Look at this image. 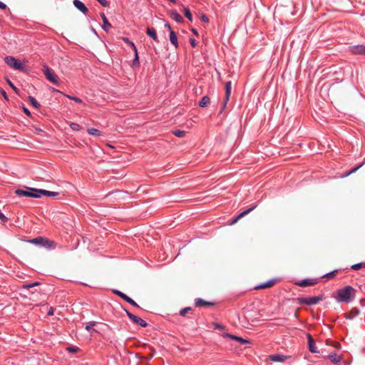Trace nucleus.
Instances as JSON below:
<instances>
[{
	"mask_svg": "<svg viewBox=\"0 0 365 365\" xmlns=\"http://www.w3.org/2000/svg\"><path fill=\"white\" fill-rule=\"evenodd\" d=\"M54 314V309L53 307H50L48 311V315L52 316Z\"/></svg>",
	"mask_w": 365,
	"mask_h": 365,
	"instance_id": "43",
	"label": "nucleus"
},
{
	"mask_svg": "<svg viewBox=\"0 0 365 365\" xmlns=\"http://www.w3.org/2000/svg\"><path fill=\"white\" fill-rule=\"evenodd\" d=\"M138 64H139L138 55V51H136V53H135V58L133 60V65H138Z\"/></svg>",
	"mask_w": 365,
	"mask_h": 365,
	"instance_id": "39",
	"label": "nucleus"
},
{
	"mask_svg": "<svg viewBox=\"0 0 365 365\" xmlns=\"http://www.w3.org/2000/svg\"><path fill=\"white\" fill-rule=\"evenodd\" d=\"M351 51L354 54L365 55V46L364 45H357V46H352L351 48Z\"/></svg>",
	"mask_w": 365,
	"mask_h": 365,
	"instance_id": "11",
	"label": "nucleus"
},
{
	"mask_svg": "<svg viewBox=\"0 0 365 365\" xmlns=\"http://www.w3.org/2000/svg\"><path fill=\"white\" fill-rule=\"evenodd\" d=\"M1 93L2 94V96H4V98L6 99V100H8V97H7V95H6V93L4 90H1Z\"/></svg>",
	"mask_w": 365,
	"mask_h": 365,
	"instance_id": "48",
	"label": "nucleus"
},
{
	"mask_svg": "<svg viewBox=\"0 0 365 365\" xmlns=\"http://www.w3.org/2000/svg\"><path fill=\"white\" fill-rule=\"evenodd\" d=\"M171 17L178 23L183 22V18L177 11H172Z\"/></svg>",
	"mask_w": 365,
	"mask_h": 365,
	"instance_id": "19",
	"label": "nucleus"
},
{
	"mask_svg": "<svg viewBox=\"0 0 365 365\" xmlns=\"http://www.w3.org/2000/svg\"><path fill=\"white\" fill-rule=\"evenodd\" d=\"M38 284H39L38 282H34L33 284H30L26 285V287L31 288V287H35L36 285H38Z\"/></svg>",
	"mask_w": 365,
	"mask_h": 365,
	"instance_id": "47",
	"label": "nucleus"
},
{
	"mask_svg": "<svg viewBox=\"0 0 365 365\" xmlns=\"http://www.w3.org/2000/svg\"><path fill=\"white\" fill-rule=\"evenodd\" d=\"M165 27L167 28L168 29H169L170 31L171 30L170 25L168 23H166L165 24Z\"/></svg>",
	"mask_w": 365,
	"mask_h": 365,
	"instance_id": "52",
	"label": "nucleus"
},
{
	"mask_svg": "<svg viewBox=\"0 0 365 365\" xmlns=\"http://www.w3.org/2000/svg\"><path fill=\"white\" fill-rule=\"evenodd\" d=\"M173 134L176 136V137H178V138H182L185 136V132L184 130H177L173 132Z\"/></svg>",
	"mask_w": 365,
	"mask_h": 365,
	"instance_id": "30",
	"label": "nucleus"
},
{
	"mask_svg": "<svg viewBox=\"0 0 365 365\" xmlns=\"http://www.w3.org/2000/svg\"><path fill=\"white\" fill-rule=\"evenodd\" d=\"M323 297L322 296L305 297L299 299L300 303L304 304L309 306L314 305L322 301Z\"/></svg>",
	"mask_w": 365,
	"mask_h": 365,
	"instance_id": "6",
	"label": "nucleus"
},
{
	"mask_svg": "<svg viewBox=\"0 0 365 365\" xmlns=\"http://www.w3.org/2000/svg\"><path fill=\"white\" fill-rule=\"evenodd\" d=\"M191 310L190 307H185L180 311L181 316H185V314Z\"/></svg>",
	"mask_w": 365,
	"mask_h": 365,
	"instance_id": "37",
	"label": "nucleus"
},
{
	"mask_svg": "<svg viewBox=\"0 0 365 365\" xmlns=\"http://www.w3.org/2000/svg\"><path fill=\"white\" fill-rule=\"evenodd\" d=\"M359 314V310L357 309H354L346 317V319H352L353 318L358 316Z\"/></svg>",
	"mask_w": 365,
	"mask_h": 365,
	"instance_id": "25",
	"label": "nucleus"
},
{
	"mask_svg": "<svg viewBox=\"0 0 365 365\" xmlns=\"http://www.w3.org/2000/svg\"><path fill=\"white\" fill-rule=\"evenodd\" d=\"M329 359L334 364H338L342 359V357L336 353L330 354L328 356Z\"/></svg>",
	"mask_w": 365,
	"mask_h": 365,
	"instance_id": "16",
	"label": "nucleus"
},
{
	"mask_svg": "<svg viewBox=\"0 0 365 365\" xmlns=\"http://www.w3.org/2000/svg\"><path fill=\"white\" fill-rule=\"evenodd\" d=\"M308 343H309V349L312 353H318L319 351L317 350V348L315 346L314 341L312 339V336L310 334H308Z\"/></svg>",
	"mask_w": 365,
	"mask_h": 365,
	"instance_id": "15",
	"label": "nucleus"
},
{
	"mask_svg": "<svg viewBox=\"0 0 365 365\" xmlns=\"http://www.w3.org/2000/svg\"><path fill=\"white\" fill-rule=\"evenodd\" d=\"M190 44H191V46L192 47H195L196 46V41H195V40L194 38H190Z\"/></svg>",
	"mask_w": 365,
	"mask_h": 365,
	"instance_id": "45",
	"label": "nucleus"
},
{
	"mask_svg": "<svg viewBox=\"0 0 365 365\" xmlns=\"http://www.w3.org/2000/svg\"><path fill=\"white\" fill-rule=\"evenodd\" d=\"M213 327L215 329H224L225 328L223 325L218 323H214Z\"/></svg>",
	"mask_w": 365,
	"mask_h": 365,
	"instance_id": "38",
	"label": "nucleus"
},
{
	"mask_svg": "<svg viewBox=\"0 0 365 365\" xmlns=\"http://www.w3.org/2000/svg\"><path fill=\"white\" fill-rule=\"evenodd\" d=\"M23 110H24V113H25L27 116H30V115H31V113H30V111H29L26 108H23Z\"/></svg>",
	"mask_w": 365,
	"mask_h": 365,
	"instance_id": "46",
	"label": "nucleus"
},
{
	"mask_svg": "<svg viewBox=\"0 0 365 365\" xmlns=\"http://www.w3.org/2000/svg\"><path fill=\"white\" fill-rule=\"evenodd\" d=\"M29 191L18 189L16 190V194L20 196L31 197L35 198L40 197L42 194L38 191L42 190L41 189L29 188Z\"/></svg>",
	"mask_w": 365,
	"mask_h": 365,
	"instance_id": "4",
	"label": "nucleus"
},
{
	"mask_svg": "<svg viewBox=\"0 0 365 365\" xmlns=\"http://www.w3.org/2000/svg\"><path fill=\"white\" fill-rule=\"evenodd\" d=\"M9 85L16 92L17 88L14 86V85L11 83L10 80H7Z\"/></svg>",
	"mask_w": 365,
	"mask_h": 365,
	"instance_id": "44",
	"label": "nucleus"
},
{
	"mask_svg": "<svg viewBox=\"0 0 365 365\" xmlns=\"http://www.w3.org/2000/svg\"><path fill=\"white\" fill-rule=\"evenodd\" d=\"M67 349L70 352H76V349L74 347H68Z\"/></svg>",
	"mask_w": 365,
	"mask_h": 365,
	"instance_id": "51",
	"label": "nucleus"
},
{
	"mask_svg": "<svg viewBox=\"0 0 365 365\" xmlns=\"http://www.w3.org/2000/svg\"><path fill=\"white\" fill-rule=\"evenodd\" d=\"M191 31H192V32L193 34H195V35H197V30H196L195 29H192V30H191Z\"/></svg>",
	"mask_w": 365,
	"mask_h": 365,
	"instance_id": "53",
	"label": "nucleus"
},
{
	"mask_svg": "<svg viewBox=\"0 0 365 365\" xmlns=\"http://www.w3.org/2000/svg\"><path fill=\"white\" fill-rule=\"evenodd\" d=\"M364 164V163H361V165H359V166H357V167H356V168H353L352 170H351L347 173V175H349V174H351V173H353L356 172V171L359 168H361Z\"/></svg>",
	"mask_w": 365,
	"mask_h": 365,
	"instance_id": "40",
	"label": "nucleus"
},
{
	"mask_svg": "<svg viewBox=\"0 0 365 365\" xmlns=\"http://www.w3.org/2000/svg\"><path fill=\"white\" fill-rule=\"evenodd\" d=\"M362 267V263L354 264L351 266V269L354 270H359Z\"/></svg>",
	"mask_w": 365,
	"mask_h": 365,
	"instance_id": "36",
	"label": "nucleus"
},
{
	"mask_svg": "<svg viewBox=\"0 0 365 365\" xmlns=\"http://www.w3.org/2000/svg\"><path fill=\"white\" fill-rule=\"evenodd\" d=\"M184 14L186 18H187L190 21H192V14L188 8H184Z\"/></svg>",
	"mask_w": 365,
	"mask_h": 365,
	"instance_id": "28",
	"label": "nucleus"
},
{
	"mask_svg": "<svg viewBox=\"0 0 365 365\" xmlns=\"http://www.w3.org/2000/svg\"><path fill=\"white\" fill-rule=\"evenodd\" d=\"M170 41L175 46V48H177L178 47L177 36L175 33L172 30L170 31Z\"/></svg>",
	"mask_w": 365,
	"mask_h": 365,
	"instance_id": "17",
	"label": "nucleus"
},
{
	"mask_svg": "<svg viewBox=\"0 0 365 365\" xmlns=\"http://www.w3.org/2000/svg\"><path fill=\"white\" fill-rule=\"evenodd\" d=\"M73 5L78 10H79L83 14H86L87 13L88 9L81 1L74 0Z\"/></svg>",
	"mask_w": 365,
	"mask_h": 365,
	"instance_id": "10",
	"label": "nucleus"
},
{
	"mask_svg": "<svg viewBox=\"0 0 365 365\" xmlns=\"http://www.w3.org/2000/svg\"><path fill=\"white\" fill-rule=\"evenodd\" d=\"M298 284L301 287H306V286L312 285V284H313V283L311 282L309 279H306L302 280Z\"/></svg>",
	"mask_w": 365,
	"mask_h": 365,
	"instance_id": "29",
	"label": "nucleus"
},
{
	"mask_svg": "<svg viewBox=\"0 0 365 365\" xmlns=\"http://www.w3.org/2000/svg\"><path fill=\"white\" fill-rule=\"evenodd\" d=\"M53 92H58V90H56V89H55V88H53Z\"/></svg>",
	"mask_w": 365,
	"mask_h": 365,
	"instance_id": "55",
	"label": "nucleus"
},
{
	"mask_svg": "<svg viewBox=\"0 0 365 365\" xmlns=\"http://www.w3.org/2000/svg\"><path fill=\"white\" fill-rule=\"evenodd\" d=\"M4 62L11 68L21 71H26V68L16 58L8 56L4 58Z\"/></svg>",
	"mask_w": 365,
	"mask_h": 365,
	"instance_id": "2",
	"label": "nucleus"
},
{
	"mask_svg": "<svg viewBox=\"0 0 365 365\" xmlns=\"http://www.w3.org/2000/svg\"><path fill=\"white\" fill-rule=\"evenodd\" d=\"M66 96L73 101H74L75 102L78 103H82L83 101L81 98H77V97H75V96H69V95H66Z\"/></svg>",
	"mask_w": 365,
	"mask_h": 365,
	"instance_id": "34",
	"label": "nucleus"
},
{
	"mask_svg": "<svg viewBox=\"0 0 365 365\" xmlns=\"http://www.w3.org/2000/svg\"><path fill=\"white\" fill-rule=\"evenodd\" d=\"M114 293H115L118 296H119L120 298H122L123 299L126 301L130 304H131L134 307H139L138 304L135 301H133L130 297H129L128 296H127L125 294L123 293L122 292L115 290V291H114Z\"/></svg>",
	"mask_w": 365,
	"mask_h": 365,
	"instance_id": "9",
	"label": "nucleus"
},
{
	"mask_svg": "<svg viewBox=\"0 0 365 365\" xmlns=\"http://www.w3.org/2000/svg\"><path fill=\"white\" fill-rule=\"evenodd\" d=\"M101 17L103 22V25L102 28L104 31L108 32L110 30V29L112 27V26L109 23L108 19L106 18V15L103 13L101 14Z\"/></svg>",
	"mask_w": 365,
	"mask_h": 365,
	"instance_id": "13",
	"label": "nucleus"
},
{
	"mask_svg": "<svg viewBox=\"0 0 365 365\" xmlns=\"http://www.w3.org/2000/svg\"><path fill=\"white\" fill-rule=\"evenodd\" d=\"M42 71L48 81L56 86H59L58 77L47 65L43 66Z\"/></svg>",
	"mask_w": 365,
	"mask_h": 365,
	"instance_id": "3",
	"label": "nucleus"
},
{
	"mask_svg": "<svg viewBox=\"0 0 365 365\" xmlns=\"http://www.w3.org/2000/svg\"><path fill=\"white\" fill-rule=\"evenodd\" d=\"M31 242L37 245H41L42 247H53V242H51L50 240H46L45 238L42 237H38L31 240Z\"/></svg>",
	"mask_w": 365,
	"mask_h": 365,
	"instance_id": "5",
	"label": "nucleus"
},
{
	"mask_svg": "<svg viewBox=\"0 0 365 365\" xmlns=\"http://www.w3.org/2000/svg\"><path fill=\"white\" fill-rule=\"evenodd\" d=\"M210 99L208 96H204L199 103V106L201 108L206 107L210 103Z\"/></svg>",
	"mask_w": 365,
	"mask_h": 365,
	"instance_id": "21",
	"label": "nucleus"
},
{
	"mask_svg": "<svg viewBox=\"0 0 365 365\" xmlns=\"http://www.w3.org/2000/svg\"><path fill=\"white\" fill-rule=\"evenodd\" d=\"M232 89V82L227 81L225 83V106L229 101Z\"/></svg>",
	"mask_w": 365,
	"mask_h": 365,
	"instance_id": "12",
	"label": "nucleus"
},
{
	"mask_svg": "<svg viewBox=\"0 0 365 365\" xmlns=\"http://www.w3.org/2000/svg\"><path fill=\"white\" fill-rule=\"evenodd\" d=\"M169 1L173 3V4H175L176 3V0H168Z\"/></svg>",
	"mask_w": 365,
	"mask_h": 365,
	"instance_id": "54",
	"label": "nucleus"
},
{
	"mask_svg": "<svg viewBox=\"0 0 365 365\" xmlns=\"http://www.w3.org/2000/svg\"><path fill=\"white\" fill-rule=\"evenodd\" d=\"M70 127L73 130H76V131H78L81 129V126L78 123H71L70 124Z\"/></svg>",
	"mask_w": 365,
	"mask_h": 365,
	"instance_id": "33",
	"label": "nucleus"
},
{
	"mask_svg": "<svg viewBox=\"0 0 365 365\" xmlns=\"http://www.w3.org/2000/svg\"><path fill=\"white\" fill-rule=\"evenodd\" d=\"M6 6L4 3H3L2 1H0V9H6Z\"/></svg>",
	"mask_w": 365,
	"mask_h": 365,
	"instance_id": "50",
	"label": "nucleus"
},
{
	"mask_svg": "<svg viewBox=\"0 0 365 365\" xmlns=\"http://www.w3.org/2000/svg\"><path fill=\"white\" fill-rule=\"evenodd\" d=\"M257 207V205H254L253 207L243 211L242 212H241L240 214H239L235 218H234L231 222V225H233L235 223H236L237 222V220L241 218L242 217L247 215L248 213H250L251 211H252L255 207Z\"/></svg>",
	"mask_w": 365,
	"mask_h": 365,
	"instance_id": "14",
	"label": "nucleus"
},
{
	"mask_svg": "<svg viewBox=\"0 0 365 365\" xmlns=\"http://www.w3.org/2000/svg\"><path fill=\"white\" fill-rule=\"evenodd\" d=\"M146 34L148 36H149L150 38H152L155 41L158 42L156 31L153 28L148 27L146 30Z\"/></svg>",
	"mask_w": 365,
	"mask_h": 365,
	"instance_id": "18",
	"label": "nucleus"
},
{
	"mask_svg": "<svg viewBox=\"0 0 365 365\" xmlns=\"http://www.w3.org/2000/svg\"><path fill=\"white\" fill-rule=\"evenodd\" d=\"M222 336L223 338H228V339H232V340H235V341L240 342L242 344H250V341L248 340L245 339H243L242 337H240V336L231 334L223 333L222 334Z\"/></svg>",
	"mask_w": 365,
	"mask_h": 365,
	"instance_id": "8",
	"label": "nucleus"
},
{
	"mask_svg": "<svg viewBox=\"0 0 365 365\" xmlns=\"http://www.w3.org/2000/svg\"><path fill=\"white\" fill-rule=\"evenodd\" d=\"M103 6H108V4L106 0H97Z\"/></svg>",
	"mask_w": 365,
	"mask_h": 365,
	"instance_id": "41",
	"label": "nucleus"
},
{
	"mask_svg": "<svg viewBox=\"0 0 365 365\" xmlns=\"http://www.w3.org/2000/svg\"><path fill=\"white\" fill-rule=\"evenodd\" d=\"M96 325V322H94V321H91V322H89L86 324V327H85V328H86V329L87 331H91V330L92 329V328H93V327H95Z\"/></svg>",
	"mask_w": 365,
	"mask_h": 365,
	"instance_id": "31",
	"label": "nucleus"
},
{
	"mask_svg": "<svg viewBox=\"0 0 365 365\" xmlns=\"http://www.w3.org/2000/svg\"><path fill=\"white\" fill-rule=\"evenodd\" d=\"M29 99L33 106H34L35 108H37L40 107V104L37 102V101L35 99V98H34L32 96H29Z\"/></svg>",
	"mask_w": 365,
	"mask_h": 365,
	"instance_id": "27",
	"label": "nucleus"
},
{
	"mask_svg": "<svg viewBox=\"0 0 365 365\" xmlns=\"http://www.w3.org/2000/svg\"><path fill=\"white\" fill-rule=\"evenodd\" d=\"M337 272V270H334L332 272H330L329 273L325 274L323 277H327L329 279L332 278L335 276V274Z\"/></svg>",
	"mask_w": 365,
	"mask_h": 365,
	"instance_id": "35",
	"label": "nucleus"
},
{
	"mask_svg": "<svg viewBox=\"0 0 365 365\" xmlns=\"http://www.w3.org/2000/svg\"><path fill=\"white\" fill-rule=\"evenodd\" d=\"M125 312L129 319L132 320L135 324L139 325L141 327H146L148 326V323L143 319L133 314L127 310H125Z\"/></svg>",
	"mask_w": 365,
	"mask_h": 365,
	"instance_id": "7",
	"label": "nucleus"
},
{
	"mask_svg": "<svg viewBox=\"0 0 365 365\" xmlns=\"http://www.w3.org/2000/svg\"><path fill=\"white\" fill-rule=\"evenodd\" d=\"M275 282V280L274 279H271V280H269L263 284H261L260 285L256 287L255 288L256 289H258V288H267V287H272Z\"/></svg>",
	"mask_w": 365,
	"mask_h": 365,
	"instance_id": "22",
	"label": "nucleus"
},
{
	"mask_svg": "<svg viewBox=\"0 0 365 365\" xmlns=\"http://www.w3.org/2000/svg\"><path fill=\"white\" fill-rule=\"evenodd\" d=\"M270 359L272 361H282L284 360V358L282 356L275 354L270 356Z\"/></svg>",
	"mask_w": 365,
	"mask_h": 365,
	"instance_id": "26",
	"label": "nucleus"
},
{
	"mask_svg": "<svg viewBox=\"0 0 365 365\" xmlns=\"http://www.w3.org/2000/svg\"><path fill=\"white\" fill-rule=\"evenodd\" d=\"M208 304H211L204 301L202 299L197 298L195 299V306L196 307H203V306L208 305Z\"/></svg>",
	"mask_w": 365,
	"mask_h": 365,
	"instance_id": "24",
	"label": "nucleus"
},
{
	"mask_svg": "<svg viewBox=\"0 0 365 365\" xmlns=\"http://www.w3.org/2000/svg\"><path fill=\"white\" fill-rule=\"evenodd\" d=\"M0 219L2 221H5L6 220V217L4 216V215L3 213L0 212Z\"/></svg>",
	"mask_w": 365,
	"mask_h": 365,
	"instance_id": "49",
	"label": "nucleus"
},
{
	"mask_svg": "<svg viewBox=\"0 0 365 365\" xmlns=\"http://www.w3.org/2000/svg\"><path fill=\"white\" fill-rule=\"evenodd\" d=\"M124 41L133 48L134 53H136L137 48L135 46V44L132 41H129L128 38H124Z\"/></svg>",
	"mask_w": 365,
	"mask_h": 365,
	"instance_id": "32",
	"label": "nucleus"
},
{
	"mask_svg": "<svg viewBox=\"0 0 365 365\" xmlns=\"http://www.w3.org/2000/svg\"><path fill=\"white\" fill-rule=\"evenodd\" d=\"M38 192H41L43 195L47 196V197H56L58 195V192H52V191H48L46 190L38 191Z\"/></svg>",
	"mask_w": 365,
	"mask_h": 365,
	"instance_id": "20",
	"label": "nucleus"
},
{
	"mask_svg": "<svg viewBox=\"0 0 365 365\" xmlns=\"http://www.w3.org/2000/svg\"><path fill=\"white\" fill-rule=\"evenodd\" d=\"M87 131H88V133L91 135H96V136L102 135L101 131L96 128H88Z\"/></svg>",
	"mask_w": 365,
	"mask_h": 365,
	"instance_id": "23",
	"label": "nucleus"
},
{
	"mask_svg": "<svg viewBox=\"0 0 365 365\" xmlns=\"http://www.w3.org/2000/svg\"><path fill=\"white\" fill-rule=\"evenodd\" d=\"M354 288L351 286H346L343 289H339L337 292V297H336L339 302H350L351 301V293L354 292Z\"/></svg>",
	"mask_w": 365,
	"mask_h": 365,
	"instance_id": "1",
	"label": "nucleus"
},
{
	"mask_svg": "<svg viewBox=\"0 0 365 365\" xmlns=\"http://www.w3.org/2000/svg\"><path fill=\"white\" fill-rule=\"evenodd\" d=\"M201 19L205 23H207L209 21V18L205 14L202 15Z\"/></svg>",
	"mask_w": 365,
	"mask_h": 365,
	"instance_id": "42",
	"label": "nucleus"
}]
</instances>
